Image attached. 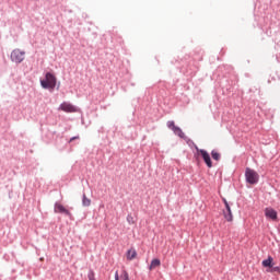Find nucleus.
Returning a JSON list of instances; mask_svg holds the SVG:
<instances>
[{"instance_id": "1", "label": "nucleus", "mask_w": 280, "mask_h": 280, "mask_svg": "<svg viewBox=\"0 0 280 280\" xmlns=\"http://www.w3.org/2000/svg\"><path fill=\"white\" fill-rule=\"evenodd\" d=\"M40 86L45 91H50V93H54V90L56 86H58V78H56V74L52 72H46L45 78L40 79Z\"/></svg>"}, {"instance_id": "2", "label": "nucleus", "mask_w": 280, "mask_h": 280, "mask_svg": "<svg viewBox=\"0 0 280 280\" xmlns=\"http://www.w3.org/2000/svg\"><path fill=\"white\" fill-rule=\"evenodd\" d=\"M245 180L248 185H257V183H259V174L255 170L246 167Z\"/></svg>"}, {"instance_id": "3", "label": "nucleus", "mask_w": 280, "mask_h": 280, "mask_svg": "<svg viewBox=\"0 0 280 280\" xmlns=\"http://www.w3.org/2000/svg\"><path fill=\"white\" fill-rule=\"evenodd\" d=\"M196 152H197V154H199L201 156V159H202L203 163L207 165V167H209V170H211V167H213V161L211 160V154H209V151L196 147Z\"/></svg>"}, {"instance_id": "4", "label": "nucleus", "mask_w": 280, "mask_h": 280, "mask_svg": "<svg viewBox=\"0 0 280 280\" xmlns=\"http://www.w3.org/2000/svg\"><path fill=\"white\" fill-rule=\"evenodd\" d=\"M11 62H15V65H21L23 60H25V51H21V49H14L11 52Z\"/></svg>"}, {"instance_id": "5", "label": "nucleus", "mask_w": 280, "mask_h": 280, "mask_svg": "<svg viewBox=\"0 0 280 280\" xmlns=\"http://www.w3.org/2000/svg\"><path fill=\"white\" fill-rule=\"evenodd\" d=\"M58 110H62L63 113H80L81 109L80 107L69 103V102H63L59 105Z\"/></svg>"}, {"instance_id": "6", "label": "nucleus", "mask_w": 280, "mask_h": 280, "mask_svg": "<svg viewBox=\"0 0 280 280\" xmlns=\"http://www.w3.org/2000/svg\"><path fill=\"white\" fill-rule=\"evenodd\" d=\"M54 211H55V213H62L63 215H67L70 220H73V214L71 213V211H69L60 202H55Z\"/></svg>"}, {"instance_id": "7", "label": "nucleus", "mask_w": 280, "mask_h": 280, "mask_svg": "<svg viewBox=\"0 0 280 280\" xmlns=\"http://www.w3.org/2000/svg\"><path fill=\"white\" fill-rule=\"evenodd\" d=\"M265 218L272 220V222H277L279 220V213L273 208H266Z\"/></svg>"}, {"instance_id": "8", "label": "nucleus", "mask_w": 280, "mask_h": 280, "mask_svg": "<svg viewBox=\"0 0 280 280\" xmlns=\"http://www.w3.org/2000/svg\"><path fill=\"white\" fill-rule=\"evenodd\" d=\"M232 205L233 203L224 206L225 209H223V218L226 220V222H233V210H231Z\"/></svg>"}, {"instance_id": "9", "label": "nucleus", "mask_w": 280, "mask_h": 280, "mask_svg": "<svg viewBox=\"0 0 280 280\" xmlns=\"http://www.w3.org/2000/svg\"><path fill=\"white\" fill-rule=\"evenodd\" d=\"M114 278L115 280H130V275L128 273L127 270L124 269L121 271L120 277H119V271H116Z\"/></svg>"}, {"instance_id": "10", "label": "nucleus", "mask_w": 280, "mask_h": 280, "mask_svg": "<svg viewBox=\"0 0 280 280\" xmlns=\"http://www.w3.org/2000/svg\"><path fill=\"white\" fill-rule=\"evenodd\" d=\"M262 268H272L275 266V258L272 256H268L267 259H264L261 262Z\"/></svg>"}, {"instance_id": "11", "label": "nucleus", "mask_w": 280, "mask_h": 280, "mask_svg": "<svg viewBox=\"0 0 280 280\" xmlns=\"http://www.w3.org/2000/svg\"><path fill=\"white\" fill-rule=\"evenodd\" d=\"M126 255H127V259L129 261H132V259L137 258V249L135 248L128 249Z\"/></svg>"}, {"instance_id": "12", "label": "nucleus", "mask_w": 280, "mask_h": 280, "mask_svg": "<svg viewBox=\"0 0 280 280\" xmlns=\"http://www.w3.org/2000/svg\"><path fill=\"white\" fill-rule=\"evenodd\" d=\"M159 266H161V259L153 258L149 265V270H154V268H159Z\"/></svg>"}, {"instance_id": "13", "label": "nucleus", "mask_w": 280, "mask_h": 280, "mask_svg": "<svg viewBox=\"0 0 280 280\" xmlns=\"http://www.w3.org/2000/svg\"><path fill=\"white\" fill-rule=\"evenodd\" d=\"M210 154H211L210 159H213V161L218 162V161H221L222 159V154L218 152V150L215 149H213Z\"/></svg>"}, {"instance_id": "14", "label": "nucleus", "mask_w": 280, "mask_h": 280, "mask_svg": "<svg viewBox=\"0 0 280 280\" xmlns=\"http://www.w3.org/2000/svg\"><path fill=\"white\" fill-rule=\"evenodd\" d=\"M173 132L174 135H176V137H179V139L187 140V137L185 136V132H183V129H180V127L175 128Z\"/></svg>"}, {"instance_id": "15", "label": "nucleus", "mask_w": 280, "mask_h": 280, "mask_svg": "<svg viewBox=\"0 0 280 280\" xmlns=\"http://www.w3.org/2000/svg\"><path fill=\"white\" fill-rule=\"evenodd\" d=\"M82 207H91V199L86 197V194L82 196Z\"/></svg>"}, {"instance_id": "16", "label": "nucleus", "mask_w": 280, "mask_h": 280, "mask_svg": "<svg viewBox=\"0 0 280 280\" xmlns=\"http://www.w3.org/2000/svg\"><path fill=\"white\" fill-rule=\"evenodd\" d=\"M167 128H170V130L174 131L175 128H177L178 126H176V122H174V120H168L166 124Z\"/></svg>"}, {"instance_id": "17", "label": "nucleus", "mask_w": 280, "mask_h": 280, "mask_svg": "<svg viewBox=\"0 0 280 280\" xmlns=\"http://www.w3.org/2000/svg\"><path fill=\"white\" fill-rule=\"evenodd\" d=\"M184 141H186V143H187V145H189V148H195V150H196V148H198L196 142H194V140L189 139L188 137Z\"/></svg>"}, {"instance_id": "18", "label": "nucleus", "mask_w": 280, "mask_h": 280, "mask_svg": "<svg viewBox=\"0 0 280 280\" xmlns=\"http://www.w3.org/2000/svg\"><path fill=\"white\" fill-rule=\"evenodd\" d=\"M267 272H278V275H280V267L279 266H272L271 268H269V270H267Z\"/></svg>"}, {"instance_id": "19", "label": "nucleus", "mask_w": 280, "mask_h": 280, "mask_svg": "<svg viewBox=\"0 0 280 280\" xmlns=\"http://www.w3.org/2000/svg\"><path fill=\"white\" fill-rule=\"evenodd\" d=\"M88 279L89 280H95V271L93 269H90L88 272Z\"/></svg>"}, {"instance_id": "20", "label": "nucleus", "mask_w": 280, "mask_h": 280, "mask_svg": "<svg viewBox=\"0 0 280 280\" xmlns=\"http://www.w3.org/2000/svg\"><path fill=\"white\" fill-rule=\"evenodd\" d=\"M222 202H223L224 207H228L229 205L232 203V202H229V201L226 200V198H224V197H222Z\"/></svg>"}, {"instance_id": "21", "label": "nucleus", "mask_w": 280, "mask_h": 280, "mask_svg": "<svg viewBox=\"0 0 280 280\" xmlns=\"http://www.w3.org/2000/svg\"><path fill=\"white\" fill-rule=\"evenodd\" d=\"M75 139H80V136H74L70 138L69 143H72V141H75Z\"/></svg>"}, {"instance_id": "22", "label": "nucleus", "mask_w": 280, "mask_h": 280, "mask_svg": "<svg viewBox=\"0 0 280 280\" xmlns=\"http://www.w3.org/2000/svg\"><path fill=\"white\" fill-rule=\"evenodd\" d=\"M130 220H132V217L131 215H127V221L129 222V224H130Z\"/></svg>"}, {"instance_id": "23", "label": "nucleus", "mask_w": 280, "mask_h": 280, "mask_svg": "<svg viewBox=\"0 0 280 280\" xmlns=\"http://www.w3.org/2000/svg\"><path fill=\"white\" fill-rule=\"evenodd\" d=\"M56 90H57V91H60V83H58Z\"/></svg>"}]
</instances>
